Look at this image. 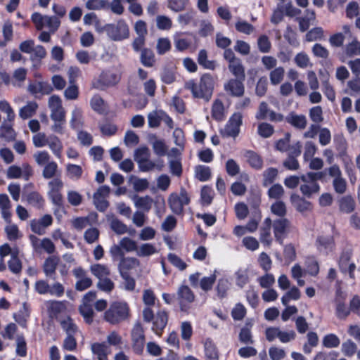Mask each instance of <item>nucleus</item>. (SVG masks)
<instances>
[{
  "label": "nucleus",
  "mask_w": 360,
  "mask_h": 360,
  "mask_svg": "<svg viewBox=\"0 0 360 360\" xmlns=\"http://www.w3.org/2000/svg\"><path fill=\"white\" fill-rule=\"evenodd\" d=\"M60 24V21L57 17L46 15L44 22V27H48L50 32L54 33L59 27Z\"/></svg>",
  "instance_id": "62"
},
{
  "label": "nucleus",
  "mask_w": 360,
  "mask_h": 360,
  "mask_svg": "<svg viewBox=\"0 0 360 360\" xmlns=\"http://www.w3.org/2000/svg\"><path fill=\"white\" fill-rule=\"evenodd\" d=\"M108 37L115 41H122L129 37V28L124 20H120L116 23H108Z\"/></svg>",
  "instance_id": "5"
},
{
  "label": "nucleus",
  "mask_w": 360,
  "mask_h": 360,
  "mask_svg": "<svg viewBox=\"0 0 360 360\" xmlns=\"http://www.w3.org/2000/svg\"><path fill=\"white\" fill-rule=\"evenodd\" d=\"M37 108L38 104L35 101H30L20 109L19 116L22 120L28 119L36 113Z\"/></svg>",
  "instance_id": "32"
},
{
  "label": "nucleus",
  "mask_w": 360,
  "mask_h": 360,
  "mask_svg": "<svg viewBox=\"0 0 360 360\" xmlns=\"http://www.w3.org/2000/svg\"><path fill=\"white\" fill-rule=\"evenodd\" d=\"M120 79V77L117 74L110 71H103L93 82V87L98 90H105L117 84Z\"/></svg>",
  "instance_id": "8"
},
{
  "label": "nucleus",
  "mask_w": 360,
  "mask_h": 360,
  "mask_svg": "<svg viewBox=\"0 0 360 360\" xmlns=\"http://www.w3.org/2000/svg\"><path fill=\"white\" fill-rule=\"evenodd\" d=\"M60 258L58 256L52 255L48 257L43 264V271L46 276L53 280L56 279V271L59 264Z\"/></svg>",
  "instance_id": "19"
},
{
  "label": "nucleus",
  "mask_w": 360,
  "mask_h": 360,
  "mask_svg": "<svg viewBox=\"0 0 360 360\" xmlns=\"http://www.w3.org/2000/svg\"><path fill=\"white\" fill-rule=\"evenodd\" d=\"M290 202L294 207L297 210V211L300 212H304L305 211L309 210L311 207L310 202L295 193L291 195Z\"/></svg>",
  "instance_id": "23"
},
{
  "label": "nucleus",
  "mask_w": 360,
  "mask_h": 360,
  "mask_svg": "<svg viewBox=\"0 0 360 360\" xmlns=\"http://www.w3.org/2000/svg\"><path fill=\"white\" fill-rule=\"evenodd\" d=\"M52 223V217L50 214H45L38 220H32L30 228L32 232L41 236L46 233V229L51 226Z\"/></svg>",
  "instance_id": "17"
},
{
  "label": "nucleus",
  "mask_w": 360,
  "mask_h": 360,
  "mask_svg": "<svg viewBox=\"0 0 360 360\" xmlns=\"http://www.w3.org/2000/svg\"><path fill=\"white\" fill-rule=\"evenodd\" d=\"M300 290L297 287L293 286L281 297V302L283 305L287 306L291 300H297L300 298Z\"/></svg>",
  "instance_id": "47"
},
{
  "label": "nucleus",
  "mask_w": 360,
  "mask_h": 360,
  "mask_svg": "<svg viewBox=\"0 0 360 360\" xmlns=\"http://www.w3.org/2000/svg\"><path fill=\"white\" fill-rule=\"evenodd\" d=\"M285 70L283 67H278L271 70L269 78L271 84L277 85L281 82L284 77Z\"/></svg>",
  "instance_id": "52"
},
{
  "label": "nucleus",
  "mask_w": 360,
  "mask_h": 360,
  "mask_svg": "<svg viewBox=\"0 0 360 360\" xmlns=\"http://www.w3.org/2000/svg\"><path fill=\"white\" fill-rule=\"evenodd\" d=\"M195 176L200 181H206L211 177V169L208 166L198 165L195 169Z\"/></svg>",
  "instance_id": "46"
},
{
  "label": "nucleus",
  "mask_w": 360,
  "mask_h": 360,
  "mask_svg": "<svg viewBox=\"0 0 360 360\" xmlns=\"http://www.w3.org/2000/svg\"><path fill=\"white\" fill-rule=\"evenodd\" d=\"M229 70L236 77L235 79H245V68L240 59H238L234 63L229 64Z\"/></svg>",
  "instance_id": "36"
},
{
  "label": "nucleus",
  "mask_w": 360,
  "mask_h": 360,
  "mask_svg": "<svg viewBox=\"0 0 360 360\" xmlns=\"http://www.w3.org/2000/svg\"><path fill=\"white\" fill-rule=\"evenodd\" d=\"M285 191L283 187L280 184H275L271 186L268 191L267 194L269 198L279 200L284 195Z\"/></svg>",
  "instance_id": "50"
},
{
  "label": "nucleus",
  "mask_w": 360,
  "mask_h": 360,
  "mask_svg": "<svg viewBox=\"0 0 360 360\" xmlns=\"http://www.w3.org/2000/svg\"><path fill=\"white\" fill-rule=\"evenodd\" d=\"M243 122V116L240 112L233 113L224 129H221L220 134L224 138L232 137L235 139L240 133V127Z\"/></svg>",
  "instance_id": "6"
},
{
  "label": "nucleus",
  "mask_w": 360,
  "mask_h": 360,
  "mask_svg": "<svg viewBox=\"0 0 360 360\" xmlns=\"http://www.w3.org/2000/svg\"><path fill=\"white\" fill-rule=\"evenodd\" d=\"M79 311L86 323L91 324L93 322L94 312L91 304L82 303L79 307Z\"/></svg>",
  "instance_id": "41"
},
{
  "label": "nucleus",
  "mask_w": 360,
  "mask_h": 360,
  "mask_svg": "<svg viewBox=\"0 0 360 360\" xmlns=\"http://www.w3.org/2000/svg\"><path fill=\"white\" fill-rule=\"evenodd\" d=\"M274 236L276 242L283 245L290 229V221L286 217L277 218L272 220Z\"/></svg>",
  "instance_id": "7"
},
{
  "label": "nucleus",
  "mask_w": 360,
  "mask_h": 360,
  "mask_svg": "<svg viewBox=\"0 0 360 360\" xmlns=\"http://www.w3.org/2000/svg\"><path fill=\"white\" fill-rule=\"evenodd\" d=\"M153 149L154 153L162 157L167 154V147L163 140L156 139L152 143Z\"/></svg>",
  "instance_id": "59"
},
{
  "label": "nucleus",
  "mask_w": 360,
  "mask_h": 360,
  "mask_svg": "<svg viewBox=\"0 0 360 360\" xmlns=\"http://www.w3.org/2000/svg\"><path fill=\"white\" fill-rule=\"evenodd\" d=\"M205 360H219V352L213 342L207 339L204 345Z\"/></svg>",
  "instance_id": "29"
},
{
  "label": "nucleus",
  "mask_w": 360,
  "mask_h": 360,
  "mask_svg": "<svg viewBox=\"0 0 360 360\" xmlns=\"http://www.w3.org/2000/svg\"><path fill=\"white\" fill-rule=\"evenodd\" d=\"M158 252L155 246L151 243H143L138 246L136 255L140 257H150Z\"/></svg>",
  "instance_id": "38"
},
{
  "label": "nucleus",
  "mask_w": 360,
  "mask_h": 360,
  "mask_svg": "<svg viewBox=\"0 0 360 360\" xmlns=\"http://www.w3.org/2000/svg\"><path fill=\"white\" fill-rule=\"evenodd\" d=\"M189 4V0H168L167 7L178 13L184 11Z\"/></svg>",
  "instance_id": "48"
},
{
  "label": "nucleus",
  "mask_w": 360,
  "mask_h": 360,
  "mask_svg": "<svg viewBox=\"0 0 360 360\" xmlns=\"http://www.w3.org/2000/svg\"><path fill=\"white\" fill-rule=\"evenodd\" d=\"M143 319L146 323L153 322L152 330L160 336L168 322V314L165 310H159L155 315L153 311L148 307L143 310Z\"/></svg>",
  "instance_id": "3"
},
{
  "label": "nucleus",
  "mask_w": 360,
  "mask_h": 360,
  "mask_svg": "<svg viewBox=\"0 0 360 360\" xmlns=\"http://www.w3.org/2000/svg\"><path fill=\"white\" fill-rule=\"evenodd\" d=\"M49 108L51 110L50 117L54 121L66 122V112L62 105V101L57 95H53L49 98Z\"/></svg>",
  "instance_id": "9"
},
{
  "label": "nucleus",
  "mask_w": 360,
  "mask_h": 360,
  "mask_svg": "<svg viewBox=\"0 0 360 360\" xmlns=\"http://www.w3.org/2000/svg\"><path fill=\"white\" fill-rule=\"evenodd\" d=\"M190 198L185 188H181L180 193H172L168 198V204L172 212L180 215L184 212V205H188Z\"/></svg>",
  "instance_id": "4"
},
{
  "label": "nucleus",
  "mask_w": 360,
  "mask_h": 360,
  "mask_svg": "<svg viewBox=\"0 0 360 360\" xmlns=\"http://www.w3.org/2000/svg\"><path fill=\"white\" fill-rule=\"evenodd\" d=\"M300 179L304 182H316L317 180L327 181V171L318 172H308L305 175H302Z\"/></svg>",
  "instance_id": "40"
},
{
  "label": "nucleus",
  "mask_w": 360,
  "mask_h": 360,
  "mask_svg": "<svg viewBox=\"0 0 360 360\" xmlns=\"http://www.w3.org/2000/svg\"><path fill=\"white\" fill-rule=\"evenodd\" d=\"M344 53L349 58L360 56V41L354 38L351 42L345 45Z\"/></svg>",
  "instance_id": "31"
},
{
  "label": "nucleus",
  "mask_w": 360,
  "mask_h": 360,
  "mask_svg": "<svg viewBox=\"0 0 360 360\" xmlns=\"http://www.w3.org/2000/svg\"><path fill=\"white\" fill-rule=\"evenodd\" d=\"M305 183V184L300 186V191L304 195L310 198L313 193H319L320 186L316 182L309 181Z\"/></svg>",
  "instance_id": "42"
},
{
  "label": "nucleus",
  "mask_w": 360,
  "mask_h": 360,
  "mask_svg": "<svg viewBox=\"0 0 360 360\" xmlns=\"http://www.w3.org/2000/svg\"><path fill=\"white\" fill-rule=\"evenodd\" d=\"M315 12L313 10L307 9L305 11L304 16L296 18L299 22L300 30L302 32L307 31L310 27L311 22L315 20Z\"/></svg>",
  "instance_id": "21"
},
{
  "label": "nucleus",
  "mask_w": 360,
  "mask_h": 360,
  "mask_svg": "<svg viewBox=\"0 0 360 360\" xmlns=\"http://www.w3.org/2000/svg\"><path fill=\"white\" fill-rule=\"evenodd\" d=\"M271 224L272 219L270 217H266L259 229V240L263 245L266 246H270L273 240L271 234Z\"/></svg>",
  "instance_id": "18"
},
{
  "label": "nucleus",
  "mask_w": 360,
  "mask_h": 360,
  "mask_svg": "<svg viewBox=\"0 0 360 360\" xmlns=\"http://www.w3.org/2000/svg\"><path fill=\"white\" fill-rule=\"evenodd\" d=\"M47 145L56 158H61L63 151V144L58 136L53 134L49 135Z\"/></svg>",
  "instance_id": "24"
},
{
  "label": "nucleus",
  "mask_w": 360,
  "mask_h": 360,
  "mask_svg": "<svg viewBox=\"0 0 360 360\" xmlns=\"http://www.w3.org/2000/svg\"><path fill=\"white\" fill-rule=\"evenodd\" d=\"M257 46L260 52L269 53L271 48V44L266 35H262L257 39Z\"/></svg>",
  "instance_id": "64"
},
{
  "label": "nucleus",
  "mask_w": 360,
  "mask_h": 360,
  "mask_svg": "<svg viewBox=\"0 0 360 360\" xmlns=\"http://www.w3.org/2000/svg\"><path fill=\"white\" fill-rule=\"evenodd\" d=\"M48 197L54 205L61 206L63 202L61 190L63 188V182L60 178H55L48 183Z\"/></svg>",
  "instance_id": "10"
},
{
  "label": "nucleus",
  "mask_w": 360,
  "mask_h": 360,
  "mask_svg": "<svg viewBox=\"0 0 360 360\" xmlns=\"http://www.w3.org/2000/svg\"><path fill=\"white\" fill-rule=\"evenodd\" d=\"M60 326L66 332L67 335H74L77 330V326L70 316H67L63 320H61Z\"/></svg>",
  "instance_id": "53"
},
{
  "label": "nucleus",
  "mask_w": 360,
  "mask_h": 360,
  "mask_svg": "<svg viewBox=\"0 0 360 360\" xmlns=\"http://www.w3.org/2000/svg\"><path fill=\"white\" fill-rule=\"evenodd\" d=\"M46 54L45 48L41 45H37L34 47L30 59L34 63H40L41 60L46 56Z\"/></svg>",
  "instance_id": "44"
},
{
  "label": "nucleus",
  "mask_w": 360,
  "mask_h": 360,
  "mask_svg": "<svg viewBox=\"0 0 360 360\" xmlns=\"http://www.w3.org/2000/svg\"><path fill=\"white\" fill-rule=\"evenodd\" d=\"M67 173L70 178L79 179L82 175V168L77 165L68 164L66 166Z\"/></svg>",
  "instance_id": "63"
},
{
  "label": "nucleus",
  "mask_w": 360,
  "mask_h": 360,
  "mask_svg": "<svg viewBox=\"0 0 360 360\" xmlns=\"http://www.w3.org/2000/svg\"><path fill=\"white\" fill-rule=\"evenodd\" d=\"M247 162L250 165L257 169H260L263 165V160L262 158L253 150H246L244 153Z\"/></svg>",
  "instance_id": "26"
},
{
  "label": "nucleus",
  "mask_w": 360,
  "mask_h": 360,
  "mask_svg": "<svg viewBox=\"0 0 360 360\" xmlns=\"http://www.w3.org/2000/svg\"><path fill=\"white\" fill-rule=\"evenodd\" d=\"M285 120L296 129H304L307 124V120L304 115H297L295 112H290L286 117Z\"/></svg>",
  "instance_id": "22"
},
{
  "label": "nucleus",
  "mask_w": 360,
  "mask_h": 360,
  "mask_svg": "<svg viewBox=\"0 0 360 360\" xmlns=\"http://www.w3.org/2000/svg\"><path fill=\"white\" fill-rule=\"evenodd\" d=\"M212 117L217 121H221L224 119V106L219 99H216L212 104Z\"/></svg>",
  "instance_id": "37"
},
{
  "label": "nucleus",
  "mask_w": 360,
  "mask_h": 360,
  "mask_svg": "<svg viewBox=\"0 0 360 360\" xmlns=\"http://www.w3.org/2000/svg\"><path fill=\"white\" fill-rule=\"evenodd\" d=\"M214 86V78L208 73L204 74L200 77L198 84L193 79L186 82L185 84V88L191 91L194 98L203 99L205 102H209L211 99Z\"/></svg>",
  "instance_id": "1"
},
{
  "label": "nucleus",
  "mask_w": 360,
  "mask_h": 360,
  "mask_svg": "<svg viewBox=\"0 0 360 360\" xmlns=\"http://www.w3.org/2000/svg\"><path fill=\"white\" fill-rule=\"evenodd\" d=\"M91 274L98 279L108 277L110 274L109 268L104 264H95L90 266Z\"/></svg>",
  "instance_id": "34"
},
{
  "label": "nucleus",
  "mask_w": 360,
  "mask_h": 360,
  "mask_svg": "<svg viewBox=\"0 0 360 360\" xmlns=\"http://www.w3.org/2000/svg\"><path fill=\"white\" fill-rule=\"evenodd\" d=\"M17 355L24 357L27 355V343L22 335H18L16 338V349Z\"/></svg>",
  "instance_id": "60"
},
{
  "label": "nucleus",
  "mask_w": 360,
  "mask_h": 360,
  "mask_svg": "<svg viewBox=\"0 0 360 360\" xmlns=\"http://www.w3.org/2000/svg\"><path fill=\"white\" fill-rule=\"evenodd\" d=\"M198 63L205 69L214 70L216 68V62L207 59V52L205 49H201L198 55Z\"/></svg>",
  "instance_id": "33"
},
{
  "label": "nucleus",
  "mask_w": 360,
  "mask_h": 360,
  "mask_svg": "<svg viewBox=\"0 0 360 360\" xmlns=\"http://www.w3.org/2000/svg\"><path fill=\"white\" fill-rule=\"evenodd\" d=\"M18 252H12V257L8 262V268L13 274H19L22 269V263L18 257Z\"/></svg>",
  "instance_id": "49"
},
{
  "label": "nucleus",
  "mask_w": 360,
  "mask_h": 360,
  "mask_svg": "<svg viewBox=\"0 0 360 360\" xmlns=\"http://www.w3.org/2000/svg\"><path fill=\"white\" fill-rule=\"evenodd\" d=\"M281 6L284 13L289 17H295L301 13V10L295 8L290 0H287L285 3L280 2L278 4Z\"/></svg>",
  "instance_id": "45"
},
{
  "label": "nucleus",
  "mask_w": 360,
  "mask_h": 360,
  "mask_svg": "<svg viewBox=\"0 0 360 360\" xmlns=\"http://www.w3.org/2000/svg\"><path fill=\"white\" fill-rule=\"evenodd\" d=\"M129 307L124 302H113L103 314V319L111 325H117L129 317Z\"/></svg>",
  "instance_id": "2"
},
{
  "label": "nucleus",
  "mask_w": 360,
  "mask_h": 360,
  "mask_svg": "<svg viewBox=\"0 0 360 360\" xmlns=\"http://www.w3.org/2000/svg\"><path fill=\"white\" fill-rule=\"evenodd\" d=\"M140 262L136 257H123L119 263V271L121 274L122 271H127L129 269L139 266Z\"/></svg>",
  "instance_id": "27"
},
{
  "label": "nucleus",
  "mask_w": 360,
  "mask_h": 360,
  "mask_svg": "<svg viewBox=\"0 0 360 360\" xmlns=\"http://www.w3.org/2000/svg\"><path fill=\"white\" fill-rule=\"evenodd\" d=\"M356 203L351 195H346L339 200V209L345 213H352L355 209Z\"/></svg>",
  "instance_id": "30"
},
{
  "label": "nucleus",
  "mask_w": 360,
  "mask_h": 360,
  "mask_svg": "<svg viewBox=\"0 0 360 360\" xmlns=\"http://www.w3.org/2000/svg\"><path fill=\"white\" fill-rule=\"evenodd\" d=\"M22 197H25L27 202L37 208H41L44 202L43 197L36 191H32L28 193H26V191H23Z\"/></svg>",
  "instance_id": "25"
},
{
  "label": "nucleus",
  "mask_w": 360,
  "mask_h": 360,
  "mask_svg": "<svg viewBox=\"0 0 360 360\" xmlns=\"http://www.w3.org/2000/svg\"><path fill=\"white\" fill-rule=\"evenodd\" d=\"M244 80L245 79H231L224 84V89L225 91L231 96L240 97L245 92Z\"/></svg>",
  "instance_id": "15"
},
{
  "label": "nucleus",
  "mask_w": 360,
  "mask_h": 360,
  "mask_svg": "<svg viewBox=\"0 0 360 360\" xmlns=\"http://www.w3.org/2000/svg\"><path fill=\"white\" fill-rule=\"evenodd\" d=\"M177 300L181 310L186 311L188 308V304L194 301L195 295L188 286L181 285L177 291Z\"/></svg>",
  "instance_id": "14"
},
{
  "label": "nucleus",
  "mask_w": 360,
  "mask_h": 360,
  "mask_svg": "<svg viewBox=\"0 0 360 360\" xmlns=\"http://www.w3.org/2000/svg\"><path fill=\"white\" fill-rule=\"evenodd\" d=\"M149 148L146 146H142L135 150L134 151V160L139 164L143 160H146L150 157Z\"/></svg>",
  "instance_id": "57"
},
{
  "label": "nucleus",
  "mask_w": 360,
  "mask_h": 360,
  "mask_svg": "<svg viewBox=\"0 0 360 360\" xmlns=\"http://www.w3.org/2000/svg\"><path fill=\"white\" fill-rule=\"evenodd\" d=\"M352 255L351 251L342 252L339 258V267L342 273H348L351 278H354L356 265L354 262L349 263Z\"/></svg>",
  "instance_id": "16"
},
{
  "label": "nucleus",
  "mask_w": 360,
  "mask_h": 360,
  "mask_svg": "<svg viewBox=\"0 0 360 360\" xmlns=\"http://www.w3.org/2000/svg\"><path fill=\"white\" fill-rule=\"evenodd\" d=\"M271 212L273 214L281 217H285L287 214V208L284 202L281 200H276L274 202L270 207Z\"/></svg>",
  "instance_id": "43"
},
{
  "label": "nucleus",
  "mask_w": 360,
  "mask_h": 360,
  "mask_svg": "<svg viewBox=\"0 0 360 360\" xmlns=\"http://www.w3.org/2000/svg\"><path fill=\"white\" fill-rule=\"evenodd\" d=\"M274 132V128L271 124L267 122H262L259 124L257 127V133L261 137L265 139L269 138L272 136Z\"/></svg>",
  "instance_id": "54"
},
{
  "label": "nucleus",
  "mask_w": 360,
  "mask_h": 360,
  "mask_svg": "<svg viewBox=\"0 0 360 360\" xmlns=\"http://www.w3.org/2000/svg\"><path fill=\"white\" fill-rule=\"evenodd\" d=\"M110 226L111 229L118 235L124 234L128 231L127 226L117 218L111 220Z\"/></svg>",
  "instance_id": "55"
},
{
  "label": "nucleus",
  "mask_w": 360,
  "mask_h": 360,
  "mask_svg": "<svg viewBox=\"0 0 360 360\" xmlns=\"http://www.w3.org/2000/svg\"><path fill=\"white\" fill-rule=\"evenodd\" d=\"M200 197L203 205H210L213 198L212 188L208 186H204L201 189Z\"/></svg>",
  "instance_id": "58"
},
{
  "label": "nucleus",
  "mask_w": 360,
  "mask_h": 360,
  "mask_svg": "<svg viewBox=\"0 0 360 360\" xmlns=\"http://www.w3.org/2000/svg\"><path fill=\"white\" fill-rule=\"evenodd\" d=\"M91 350L96 355L98 360H108V355L110 353V349L106 342L91 344Z\"/></svg>",
  "instance_id": "20"
},
{
  "label": "nucleus",
  "mask_w": 360,
  "mask_h": 360,
  "mask_svg": "<svg viewBox=\"0 0 360 360\" xmlns=\"http://www.w3.org/2000/svg\"><path fill=\"white\" fill-rule=\"evenodd\" d=\"M134 205L136 207L142 209L146 212H148L152 206L153 200L148 196L140 197L139 195H134L133 198Z\"/></svg>",
  "instance_id": "35"
},
{
  "label": "nucleus",
  "mask_w": 360,
  "mask_h": 360,
  "mask_svg": "<svg viewBox=\"0 0 360 360\" xmlns=\"http://www.w3.org/2000/svg\"><path fill=\"white\" fill-rule=\"evenodd\" d=\"M58 167L56 162H48L44 167L42 176L46 179H55L57 176Z\"/></svg>",
  "instance_id": "39"
},
{
  "label": "nucleus",
  "mask_w": 360,
  "mask_h": 360,
  "mask_svg": "<svg viewBox=\"0 0 360 360\" xmlns=\"http://www.w3.org/2000/svg\"><path fill=\"white\" fill-rule=\"evenodd\" d=\"M140 61L145 67H153L155 63V54L153 51L148 48L142 49L140 55Z\"/></svg>",
  "instance_id": "28"
},
{
  "label": "nucleus",
  "mask_w": 360,
  "mask_h": 360,
  "mask_svg": "<svg viewBox=\"0 0 360 360\" xmlns=\"http://www.w3.org/2000/svg\"><path fill=\"white\" fill-rule=\"evenodd\" d=\"M345 141L339 138V158L344 164L345 171L352 184L356 181L354 166L352 160L345 151Z\"/></svg>",
  "instance_id": "11"
},
{
  "label": "nucleus",
  "mask_w": 360,
  "mask_h": 360,
  "mask_svg": "<svg viewBox=\"0 0 360 360\" xmlns=\"http://www.w3.org/2000/svg\"><path fill=\"white\" fill-rule=\"evenodd\" d=\"M132 348L136 354L142 353L145 345L144 330L140 322H136L131 333Z\"/></svg>",
  "instance_id": "12"
},
{
  "label": "nucleus",
  "mask_w": 360,
  "mask_h": 360,
  "mask_svg": "<svg viewBox=\"0 0 360 360\" xmlns=\"http://www.w3.org/2000/svg\"><path fill=\"white\" fill-rule=\"evenodd\" d=\"M70 124L73 129H78L83 126L82 115L79 109L75 108L72 111Z\"/></svg>",
  "instance_id": "51"
},
{
  "label": "nucleus",
  "mask_w": 360,
  "mask_h": 360,
  "mask_svg": "<svg viewBox=\"0 0 360 360\" xmlns=\"http://www.w3.org/2000/svg\"><path fill=\"white\" fill-rule=\"evenodd\" d=\"M122 249L127 252H136L137 250V243L129 237H124L119 242Z\"/></svg>",
  "instance_id": "56"
},
{
  "label": "nucleus",
  "mask_w": 360,
  "mask_h": 360,
  "mask_svg": "<svg viewBox=\"0 0 360 360\" xmlns=\"http://www.w3.org/2000/svg\"><path fill=\"white\" fill-rule=\"evenodd\" d=\"M356 345L351 340H347L342 345V352L346 356H352L356 352Z\"/></svg>",
  "instance_id": "61"
},
{
  "label": "nucleus",
  "mask_w": 360,
  "mask_h": 360,
  "mask_svg": "<svg viewBox=\"0 0 360 360\" xmlns=\"http://www.w3.org/2000/svg\"><path fill=\"white\" fill-rule=\"evenodd\" d=\"M32 175V168L28 164H23L22 167L16 165L10 166L6 172V176L9 179L22 177L24 180L28 181Z\"/></svg>",
  "instance_id": "13"
}]
</instances>
